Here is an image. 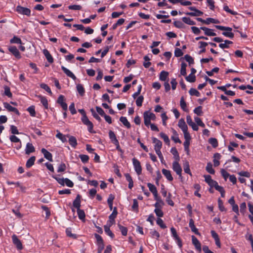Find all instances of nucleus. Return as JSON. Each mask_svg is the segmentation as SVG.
<instances>
[{"mask_svg":"<svg viewBox=\"0 0 253 253\" xmlns=\"http://www.w3.org/2000/svg\"><path fill=\"white\" fill-rule=\"evenodd\" d=\"M144 100V97L143 96L140 95L138 97L136 100V104L138 107H141L142 104V102Z\"/></svg>","mask_w":253,"mask_h":253,"instance_id":"obj_54","label":"nucleus"},{"mask_svg":"<svg viewBox=\"0 0 253 253\" xmlns=\"http://www.w3.org/2000/svg\"><path fill=\"white\" fill-rule=\"evenodd\" d=\"M217 24L219 23V21L217 19H215L212 18H208L206 19V24L208 25L210 23Z\"/></svg>","mask_w":253,"mask_h":253,"instance_id":"obj_50","label":"nucleus"},{"mask_svg":"<svg viewBox=\"0 0 253 253\" xmlns=\"http://www.w3.org/2000/svg\"><path fill=\"white\" fill-rule=\"evenodd\" d=\"M186 80L190 83H194L196 81V76L193 74H189L185 78Z\"/></svg>","mask_w":253,"mask_h":253,"instance_id":"obj_46","label":"nucleus"},{"mask_svg":"<svg viewBox=\"0 0 253 253\" xmlns=\"http://www.w3.org/2000/svg\"><path fill=\"white\" fill-rule=\"evenodd\" d=\"M77 91L79 92V93L80 94V95L83 96L84 95L85 90H84V89L82 84H77Z\"/></svg>","mask_w":253,"mask_h":253,"instance_id":"obj_38","label":"nucleus"},{"mask_svg":"<svg viewBox=\"0 0 253 253\" xmlns=\"http://www.w3.org/2000/svg\"><path fill=\"white\" fill-rule=\"evenodd\" d=\"M163 174L166 177L168 180L169 181H171L173 180V178L171 174V172L170 170L163 169L162 170Z\"/></svg>","mask_w":253,"mask_h":253,"instance_id":"obj_18","label":"nucleus"},{"mask_svg":"<svg viewBox=\"0 0 253 253\" xmlns=\"http://www.w3.org/2000/svg\"><path fill=\"white\" fill-rule=\"evenodd\" d=\"M144 122L146 126H149L151 124V120H155L156 119L155 115L149 111H145L143 114Z\"/></svg>","mask_w":253,"mask_h":253,"instance_id":"obj_3","label":"nucleus"},{"mask_svg":"<svg viewBox=\"0 0 253 253\" xmlns=\"http://www.w3.org/2000/svg\"><path fill=\"white\" fill-rule=\"evenodd\" d=\"M192 244L194 245L195 248L199 252L201 251V244L197 238L194 235L192 236Z\"/></svg>","mask_w":253,"mask_h":253,"instance_id":"obj_13","label":"nucleus"},{"mask_svg":"<svg viewBox=\"0 0 253 253\" xmlns=\"http://www.w3.org/2000/svg\"><path fill=\"white\" fill-rule=\"evenodd\" d=\"M152 142L155 144L154 149L155 152L157 151H161L162 147V142L156 137H152Z\"/></svg>","mask_w":253,"mask_h":253,"instance_id":"obj_11","label":"nucleus"},{"mask_svg":"<svg viewBox=\"0 0 253 253\" xmlns=\"http://www.w3.org/2000/svg\"><path fill=\"white\" fill-rule=\"evenodd\" d=\"M206 170L211 174H214L215 173V171L214 169L212 168V165L211 163H208L206 168Z\"/></svg>","mask_w":253,"mask_h":253,"instance_id":"obj_39","label":"nucleus"},{"mask_svg":"<svg viewBox=\"0 0 253 253\" xmlns=\"http://www.w3.org/2000/svg\"><path fill=\"white\" fill-rule=\"evenodd\" d=\"M12 240L13 244L16 246L18 250H21L23 249L22 243L16 235L13 234L12 236Z\"/></svg>","mask_w":253,"mask_h":253,"instance_id":"obj_9","label":"nucleus"},{"mask_svg":"<svg viewBox=\"0 0 253 253\" xmlns=\"http://www.w3.org/2000/svg\"><path fill=\"white\" fill-rule=\"evenodd\" d=\"M73 206L77 210L81 207V196L78 195L73 203Z\"/></svg>","mask_w":253,"mask_h":253,"instance_id":"obj_25","label":"nucleus"},{"mask_svg":"<svg viewBox=\"0 0 253 253\" xmlns=\"http://www.w3.org/2000/svg\"><path fill=\"white\" fill-rule=\"evenodd\" d=\"M184 59L187 62L189 63V64L190 65L191 64H193L194 63L193 58L188 54H186L184 56Z\"/></svg>","mask_w":253,"mask_h":253,"instance_id":"obj_52","label":"nucleus"},{"mask_svg":"<svg viewBox=\"0 0 253 253\" xmlns=\"http://www.w3.org/2000/svg\"><path fill=\"white\" fill-rule=\"evenodd\" d=\"M150 234L153 238H156L158 239L160 237V234L155 230H151Z\"/></svg>","mask_w":253,"mask_h":253,"instance_id":"obj_61","label":"nucleus"},{"mask_svg":"<svg viewBox=\"0 0 253 253\" xmlns=\"http://www.w3.org/2000/svg\"><path fill=\"white\" fill-rule=\"evenodd\" d=\"M16 11L19 14L25 15L28 16L31 15V10L29 8L20 5H18L16 7Z\"/></svg>","mask_w":253,"mask_h":253,"instance_id":"obj_6","label":"nucleus"},{"mask_svg":"<svg viewBox=\"0 0 253 253\" xmlns=\"http://www.w3.org/2000/svg\"><path fill=\"white\" fill-rule=\"evenodd\" d=\"M183 169H184V171L185 173H188V174H190V175H192V173L191 172L190 168H189V163L188 162H186L184 164Z\"/></svg>","mask_w":253,"mask_h":253,"instance_id":"obj_44","label":"nucleus"},{"mask_svg":"<svg viewBox=\"0 0 253 253\" xmlns=\"http://www.w3.org/2000/svg\"><path fill=\"white\" fill-rule=\"evenodd\" d=\"M43 53L44 55L45 56L48 62H49L50 63H53V59L47 49H44L43 50Z\"/></svg>","mask_w":253,"mask_h":253,"instance_id":"obj_22","label":"nucleus"},{"mask_svg":"<svg viewBox=\"0 0 253 253\" xmlns=\"http://www.w3.org/2000/svg\"><path fill=\"white\" fill-rule=\"evenodd\" d=\"M112 225L107 223L104 226V231L105 233L109 236L111 238H114V234L111 231L110 228Z\"/></svg>","mask_w":253,"mask_h":253,"instance_id":"obj_20","label":"nucleus"},{"mask_svg":"<svg viewBox=\"0 0 253 253\" xmlns=\"http://www.w3.org/2000/svg\"><path fill=\"white\" fill-rule=\"evenodd\" d=\"M186 67L187 64L182 62L181 64V69H180V74L181 75L183 76H185L186 75Z\"/></svg>","mask_w":253,"mask_h":253,"instance_id":"obj_36","label":"nucleus"},{"mask_svg":"<svg viewBox=\"0 0 253 253\" xmlns=\"http://www.w3.org/2000/svg\"><path fill=\"white\" fill-rule=\"evenodd\" d=\"M120 121L127 128H130L131 125L126 117H121Z\"/></svg>","mask_w":253,"mask_h":253,"instance_id":"obj_26","label":"nucleus"},{"mask_svg":"<svg viewBox=\"0 0 253 253\" xmlns=\"http://www.w3.org/2000/svg\"><path fill=\"white\" fill-rule=\"evenodd\" d=\"M10 42L11 43H17L20 44L22 43L21 40L16 36H14V37L10 40Z\"/></svg>","mask_w":253,"mask_h":253,"instance_id":"obj_41","label":"nucleus"},{"mask_svg":"<svg viewBox=\"0 0 253 253\" xmlns=\"http://www.w3.org/2000/svg\"><path fill=\"white\" fill-rule=\"evenodd\" d=\"M36 160V157L35 156L31 157L27 161L26 164V167L27 168H31L33 165H34L35 161Z\"/></svg>","mask_w":253,"mask_h":253,"instance_id":"obj_27","label":"nucleus"},{"mask_svg":"<svg viewBox=\"0 0 253 253\" xmlns=\"http://www.w3.org/2000/svg\"><path fill=\"white\" fill-rule=\"evenodd\" d=\"M183 55V52L182 50L178 48H176L174 51V55L176 57H179Z\"/></svg>","mask_w":253,"mask_h":253,"instance_id":"obj_63","label":"nucleus"},{"mask_svg":"<svg viewBox=\"0 0 253 253\" xmlns=\"http://www.w3.org/2000/svg\"><path fill=\"white\" fill-rule=\"evenodd\" d=\"M40 87L46 90L49 94L50 95L52 94L51 90L50 88V87L45 84L42 83L40 84Z\"/></svg>","mask_w":253,"mask_h":253,"instance_id":"obj_47","label":"nucleus"},{"mask_svg":"<svg viewBox=\"0 0 253 253\" xmlns=\"http://www.w3.org/2000/svg\"><path fill=\"white\" fill-rule=\"evenodd\" d=\"M67 137L69 138V143L70 145L74 148H75L78 144L76 137L70 135H67Z\"/></svg>","mask_w":253,"mask_h":253,"instance_id":"obj_16","label":"nucleus"},{"mask_svg":"<svg viewBox=\"0 0 253 253\" xmlns=\"http://www.w3.org/2000/svg\"><path fill=\"white\" fill-rule=\"evenodd\" d=\"M194 112L196 114H197L198 116L202 115L203 112H202V107L201 106H199L196 108H195L194 110Z\"/></svg>","mask_w":253,"mask_h":253,"instance_id":"obj_62","label":"nucleus"},{"mask_svg":"<svg viewBox=\"0 0 253 253\" xmlns=\"http://www.w3.org/2000/svg\"><path fill=\"white\" fill-rule=\"evenodd\" d=\"M218 205L219 209L221 211H226V209L223 206V201L220 198L218 200Z\"/></svg>","mask_w":253,"mask_h":253,"instance_id":"obj_55","label":"nucleus"},{"mask_svg":"<svg viewBox=\"0 0 253 253\" xmlns=\"http://www.w3.org/2000/svg\"><path fill=\"white\" fill-rule=\"evenodd\" d=\"M170 231L171 232L172 237L173 238V239L176 242V243H177V245L178 246L179 248L180 249H181L182 247V241L180 239V238L179 237V236H178L175 229L173 227H172L170 228Z\"/></svg>","mask_w":253,"mask_h":253,"instance_id":"obj_4","label":"nucleus"},{"mask_svg":"<svg viewBox=\"0 0 253 253\" xmlns=\"http://www.w3.org/2000/svg\"><path fill=\"white\" fill-rule=\"evenodd\" d=\"M182 20L183 22L189 25H194L196 24V23L189 17H183Z\"/></svg>","mask_w":253,"mask_h":253,"instance_id":"obj_33","label":"nucleus"},{"mask_svg":"<svg viewBox=\"0 0 253 253\" xmlns=\"http://www.w3.org/2000/svg\"><path fill=\"white\" fill-rule=\"evenodd\" d=\"M132 161L135 172L138 175L141 174L142 172V168L140 162L135 158H133Z\"/></svg>","mask_w":253,"mask_h":253,"instance_id":"obj_5","label":"nucleus"},{"mask_svg":"<svg viewBox=\"0 0 253 253\" xmlns=\"http://www.w3.org/2000/svg\"><path fill=\"white\" fill-rule=\"evenodd\" d=\"M8 50L17 59H19L21 58L20 53L15 46H10Z\"/></svg>","mask_w":253,"mask_h":253,"instance_id":"obj_10","label":"nucleus"},{"mask_svg":"<svg viewBox=\"0 0 253 253\" xmlns=\"http://www.w3.org/2000/svg\"><path fill=\"white\" fill-rule=\"evenodd\" d=\"M160 135L162 139H163L164 141H165V142L166 144H169V143L170 141H169V137H168V136L167 135H166L164 132H161L160 133Z\"/></svg>","mask_w":253,"mask_h":253,"instance_id":"obj_48","label":"nucleus"},{"mask_svg":"<svg viewBox=\"0 0 253 253\" xmlns=\"http://www.w3.org/2000/svg\"><path fill=\"white\" fill-rule=\"evenodd\" d=\"M78 111L82 114L81 118L83 123L87 126L88 130L90 132H92L93 128V125L88 119L85 111L83 109H79Z\"/></svg>","mask_w":253,"mask_h":253,"instance_id":"obj_1","label":"nucleus"},{"mask_svg":"<svg viewBox=\"0 0 253 253\" xmlns=\"http://www.w3.org/2000/svg\"><path fill=\"white\" fill-rule=\"evenodd\" d=\"M77 213L80 219L83 220L85 218V213L84 210L79 209L77 210Z\"/></svg>","mask_w":253,"mask_h":253,"instance_id":"obj_40","label":"nucleus"},{"mask_svg":"<svg viewBox=\"0 0 253 253\" xmlns=\"http://www.w3.org/2000/svg\"><path fill=\"white\" fill-rule=\"evenodd\" d=\"M154 212L156 215L159 217H162L164 216V212L162 209H155Z\"/></svg>","mask_w":253,"mask_h":253,"instance_id":"obj_59","label":"nucleus"},{"mask_svg":"<svg viewBox=\"0 0 253 253\" xmlns=\"http://www.w3.org/2000/svg\"><path fill=\"white\" fill-rule=\"evenodd\" d=\"M61 69L64 72V73L69 77H70L73 80H75L76 79L75 75L70 71L69 69L65 67L64 66H61Z\"/></svg>","mask_w":253,"mask_h":253,"instance_id":"obj_19","label":"nucleus"},{"mask_svg":"<svg viewBox=\"0 0 253 253\" xmlns=\"http://www.w3.org/2000/svg\"><path fill=\"white\" fill-rule=\"evenodd\" d=\"M172 169L179 176V178H182V168L177 161L172 163Z\"/></svg>","mask_w":253,"mask_h":253,"instance_id":"obj_7","label":"nucleus"},{"mask_svg":"<svg viewBox=\"0 0 253 253\" xmlns=\"http://www.w3.org/2000/svg\"><path fill=\"white\" fill-rule=\"evenodd\" d=\"M209 142L213 148H216L218 146V143L217 140L215 138H210L209 139Z\"/></svg>","mask_w":253,"mask_h":253,"instance_id":"obj_37","label":"nucleus"},{"mask_svg":"<svg viewBox=\"0 0 253 253\" xmlns=\"http://www.w3.org/2000/svg\"><path fill=\"white\" fill-rule=\"evenodd\" d=\"M156 222L157 224L162 229H165L167 227L166 225L164 223L163 220L160 218H158L156 220Z\"/></svg>","mask_w":253,"mask_h":253,"instance_id":"obj_51","label":"nucleus"},{"mask_svg":"<svg viewBox=\"0 0 253 253\" xmlns=\"http://www.w3.org/2000/svg\"><path fill=\"white\" fill-rule=\"evenodd\" d=\"M57 133L56 135V137L59 139L62 142H65L67 141V135H63L62 133L58 131V130Z\"/></svg>","mask_w":253,"mask_h":253,"instance_id":"obj_34","label":"nucleus"},{"mask_svg":"<svg viewBox=\"0 0 253 253\" xmlns=\"http://www.w3.org/2000/svg\"><path fill=\"white\" fill-rule=\"evenodd\" d=\"M40 101L42 103L43 106L44 107V108L47 109H48V101L47 99L44 97V96H40Z\"/></svg>","mask_w":253,"mask_h":253,"instance_id":"obj_42","label":"nucleus"},{"mask_svg":"<svg viewBox=\"0 0 253 253\" xmlns=\"http://www.w3.org/2000/svg\"><path fill=\"white\" fill-rule=\"evenodd\" d=\"M79 157L83 163H86L88 161L89 157L86 155L81 154L79 155Z\"/></svg>","mask_w":253,"mask_h":253,"instance_id":"obj_58","label":"nucleus"},{"mask_svg":"<svg viewBox=\"0 0 253 253\" xmlns=\"http://www.w3.org/2000/svg\"><path fill=\"white\" fill-rule=\"evenodd\" d=\"M35 151V148L33 145L31 143H27L25 148V153L27 155H29L31 153Z\"/></svg>","mask_w":253,"mask_h":253,"instance_id":"obj_17","label":"nucleus"},{"mask_svg":"<svg viewBox=\"0 0 253 253\" xmlns=\"http://www.w3.org/2000/svg\"><path fill=\"white\" fill-rule=\"evenodd\" d=\"M4 95H6L8 97H11L12 96V94L10 91V88L7 86H5L4 87Z\"/></svg>","mask_w":253,"mask_h":253,"instance_id":"obj_56","label":"nucleus"},{"mask_svg":"<svg viewBox=\"0 0 253 253\" xmlns=\"http://www.w3.org/2000/svg\"><path fill=\"white\" fill-rule=\"evenodd\" d=\"M199 44H200L199 47L202 49L200 51L199 53H202L203 52H205L206 51V46L208 45V43L205 42H199Z\"/></svg>","mask_w":253,"mask_h":253,"instance_id":"obj_35","label":"nucleus"},{"mask_svg":"<svg viewBox=\"0 0 253 253\" xmlns=\"http://www.w3.org/2000/svg\"><path fill=\"white\" fill-rule=\"evenodd\" d=\"M41 152L43 154V155H44V157L45 159H46L47 160H48L50 162H52L53 161L52 155L51 154V153L48 152L45 148H42V150H41Z\"/></svg>","mask_w":253,"mask_h":253,"instance_id":"obj_15","label":"nucleus"},{"mask_svg":"<svg viewBox=\"0 0 253 253\" xmlns=\"http://www.w3.org/2000/svg\"><path fill=\"white\" fill-rule=\"evenodd\" d=\"M94 236L96 239L97 245L104 244L103 239L101 236L97 234H95Z\"/></svg>","mask_w":253,"mask_h":253,"instance_id":"obj_49","label":"nucleus"},{"mask_svg":"<svg viewBox=\"0 0 253 253\" xmlns=\"http://www.w3.org/2000/svg\"><path fill=\"white\" fill-rule=\"evenodd\" d=\"M189 226L191 231L197 235H200V233L198 231V229L196 227L194 224V221L191 218L189 220Z\"/></svg>","mask_w":253,"mask_h":253,"instance_id":"obj_12","label":"nucleus"},{"mask_svg":"<svg viewBox=\"0 0 253 253\" xmlns=\"http://www.w3.org/2000/svg\"><path fill=\"white\" fill-rule=\"evenodd\" d=\"M221 157V155L218 153H216L214 154V155H213L214 159H213V164H214V167H217L219 165L220 163H219V160L220 159Z\"/></svg>","mask_w":253,"mask_h":253,"instance_id":"obj_24","label":"nucleus"},{"mask_svg":"<svg viewBox=\"0 0 253 253\" xmlns=\"http://www.w3.org/2000/svg\"><path fill=\"white\" fill-rule=\"evenodd\" d=\"M125 176L126 180L128 182V187L129 189H131L133 187V181L131 175L129 173H126L125 174Z\"/></svg>","mask_w":253,"mask_h":253,"instance_id":"obj_23","label":"nucleus"},{"mask_svg":"<svg viewBox=\"0 0 253 253\" xmlns=\"http://www.w3.org/2000/svg\"><path fill=\"white\" fill-rule=\"evenodd\" d=\"M66 233L67 236L72 237L74 239H75L77 238V236L75 234H73L71 232V228H68L66 229Z\"/></svg>","mask_w":253,"mask_h":253,"instance_id":"obj_57","label":"nucleus"},{"mask_svg":"<svg viewBox=\"0 0 253 253\" xmlns=\"http://www.w3.org/2000/svg\"><path fill=\"white\" fill-rule=\"evenodd\" d=\"M118 227H119V228L120 229V230L123 236H126L127 234V228L126 227H124V226H123L122 225H121L120 224H118Z\"/></svg>","mask_w":253,"mask_h":253,"instance_id":"obj_43","label":"nucleus"},{"mask_svg":"<svg viewBox=\"0 0 253 253\" xmlns=\"http://www.w3.org/2000/svg\"><path fill=\"white\" fill-rule=\"evenodd\" d=\"M147 186L149 190L152 193L154 196H156L157 190L155 186L150 183H147Z\"/></svg>","mask_w":253,"mask_h":253,"instance_id":"obj_31","label":"nucleus"},{"mask_svg":"<svg viewBox=\"0 0 253 253\" xmlns=\"http://www.w3.org/2000/svg\"><path fill=\"white\" fill-rule=\"evenodd\" d=\"M169 73L167 71H162L160 74L159 79L162 81H166L168 77Z\"/></svg>","mask_w":253,"mask_h":253,"instance_id":"obj_30","label":"nucleus"},{"mask_svg":"<svg viewBox=\"0 0 253 253\" xmlns=\"http://www.w3.org/2000/svg\"><path fill=\"white\" fill-rule=\"evenodd\" d=\"M170 152L173 155L174 158L176 161H179L180 159L179 154L178 151L175 147L171 148L170 150Z\"/></svg>","mask_w":253,"mask_h":253,"instance_id":"obj_32","label":"nucleus"},{"mask_svg":"<svg viewBox=\"0 0 253 253\" xmlns=\"http://www.w3.org/2000/svg\"><path fill=\"white\" fill-rule=\"evenodd\" d=\"M118 214L117 208L115 207L112 213L109 216V220L107 221V223L113 225L115 222V218Z\"/></svg>","mask_w":253,"mask_h":253,"instance_id":"obj_8","label":"nucleus"},{"mask_svg":"<svg viewBox=\"0 0 253 253\" xmlns=\"http://www.w3.org/2000/svg\"><path fill=\"white\" fill-rule=\"evenodd\" d=\"M186 15H190L191 16H200L203 14V12L197 9L194 11L191 12H187L186 13Z\"/></svg>","mask_w":253,"mask_h":253,"instance_id":"obj_29","label":"nucleus"},{"mask_svg":"<svg viewBox=\"0 0 253 253\" xmlns=\"http://www.w3.org/2000/svg\"><path fill=\"white\" fill-rule=\"evenodd\" d=\"M27 111L30 113V115L32 117H35L36 115V112L35 110V107L33 106H30L27 109Z\"/></svg>","mask_w":253,"mask_h":253,"instance_id":"obj_64","label":"nucleus"},{"mask_svg":"<svg viewBox=\"0 0 253 253\" xmlns=\"http://www.w3.org/2000/svg\"><path fill=\"white\" fill-rule=\"evenodd\" d=\"M164 205V202L162 200H159L155 204L154 207L155 209H162Z\"/></svg>","mask_w":253,"mask_h":253,"instance_id":"obj_53","label":"nucleus"},{"mask_svg":"<svg viewBox=\"0 0 253 253\" xmlns=\"http://www.w3.org/2000/svg\"><path fill=\"white\" fill-rule=\"evenodd\" d=\"M3 106L9 112H14L15 114L19 115L20 113L17 108L12 107L7 102L3 103Z\"/></svg>","mask_w":253,"mask_h":253,"instance_id":"obj_14","label":"nucleus"},{"mask_svg":"<svg viewBox=\"0 0 253 253\" xmlns=\"http://www.w3.org/2000/svg\"><path fill=\"white\" fill-rule=\"evenodd\" d=\"M223 9L228 13L231 14L232 15H235L237 14V12L233 11L229 8V7L227 5H225L223 6Z\"/></svg>","mask_w":253,"mask_h":253,"instance_id":"obj_60","label":"nucleus"},{"mask_svg":"<svg viewBox=\"0 0 253 253\" xmlns=\"http://www.w3.org/2000/svg\"><path fill=\"white\" fill-rule=\"evenodd\" d=\"M189 92V94L192 96L194 95L197 97H199L200 96V93L197 90L194 88H191L190 89Z\"/></svg>","mask_w":253,"mask_h":253,"instance_id":"obj_45","label":"nucleus"},{"mask_svg":"<svg viewBox=\"0 0 253 253\" xmlns=\"http://www.w3.org/2000/svg\"><path fill=\"white\" fill-rule=\"evenodd\" d=\"M215 27L220 30L225 31V32H222V34L225 37L233 39L234 37V35L231 32L232 28L229 27H225L220 25H215Z\"/></svg>","mask_w":253,"mask_h":253,"instance_id":"obj_2","label":"nucleus"},{"mask_svg":"<svg viewBox=\"0 0 253 253\" xmlns=\"http://www.w3.org/2000/svg\"><path fill=\"white\" fill-rule=\"evenodd\" d=\"M180 106L181 109L185 112H188V109L187 108V104L184 100V97L182 96L180 98Z\"/></svg>","mask_w":253,"mask_h":253,"instance_id":"obj_28","label":"nucleus"},{"mask_svg":"<svg viewBox=\"0 0 253 253\" xmlns=\"http://www.w3.org/2000/svg\"><path fill=\"white\" fill-rule=\"evenodd\" d=\"M178 126L181 129L182 131L188 130V127L183 119H180L178 123Z\"/></svg>","mask_w":253,"mask_h":253,"instance_id":"obj_21","label":"nucleus"}]
</instances>
